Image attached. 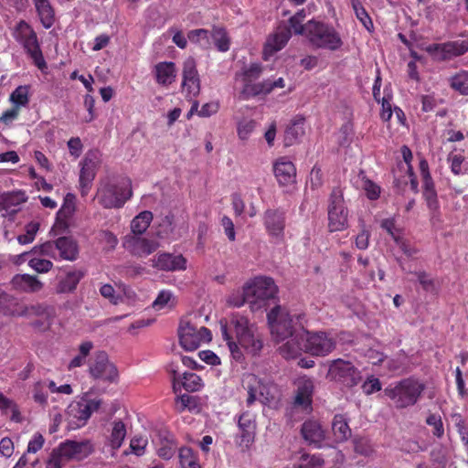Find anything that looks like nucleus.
<instances>
[{"label": "nucleus", "instance_id": "58", "mask_svg": "<svg viewBox=\"0 0 468 468\" xmlns=\"http://www.w3.org/2000/svg\"><path fill=\"white\" fill-rule=\"evenodd\" d=\"M227 303L228 305L233 307H240L244 303H247L245 285L243 286L242 292H234L231 294H229L227 298Z\"/></svg>", "mask_w": 468, "mask_h": 468}, {"label": "nucleus", "instance_id": "57", "mask_svg": "<svg viewBox=\"0 0 468 468\" xmlns=\"http://www.w3.org/2000/svg\"><path fill=\"white\" fill-rule=\"evenodd\" d=\"M46 384L44 382H37L33 388L34 400L40 404L46 405L48 402V394L46 392Z\"/></svg>", "mask_w": 468, "mask_h": 468}, {"label": "nucleus", "instance_id": "36", "mask_svg": "<svg viewBox=\"0 0 468 468\" xmlns=\"http://www.w3.org/2000/svg\"><path fill=\"white\" fill-rule=\"evenodd\" d=\"M451 89L462 95H468V70H460L448 79Z\"/></svg>", "mask_w": 468, "mask_h": 468}, {"label": "nucleus", "instance_id": "52", "mask_svg": "<svg viewBox=\"0 0 468 468\" xmlns=\"http://www.w3.org/2000/svg\"><path fill=\"white\" fill-rule=\"evenodd\" d=\"M182 87L183 90L187 93V96L196 97L200 90L199 77L183 79Z\"/></svg>", "mask_w": 468, "mask_h": 468}, {"label": "nucleus", "instance_id": "34", "mask_svg": "<svg viewBox=\"0 0 468 468\" xmlns=\"http://www.w3.org/2000/svg\"><path fill=\"white\" fill-rule=\"evenodd\" d=\"M332 431L336 442H343L351 436V430L347 424L346 419L340 414L334 417Z\"/></svg>", "mask_w": 468, "mask_h": 468}, {"label": "nucleus", "instance_id": "8", "mask_svg": "<svg viewBox=\"0 0 468 468\" xmlns=\"http://www.w3.org/2000/svg\"><path fill=\"white\" fill-rule=\"evenodd\" d=\"M13 37L23 46L34 64L39 69H43L47 67L39 47L37 33L27 22L20 20L14 28Z\"/></svg>", "mask_w": 468, "mask_h": 468}, {"label": "nucleus", "instance_id": "42", "mask_svg": "<svg viewBox=\"0 0 468 468\" xmlns=\"http://www.w3.org/2000/svg\"><path fill=\"white\" fill-rule=\"evenodd\" d=\"M176 304V297L168 290H162L159 292L157 297L153 302V308L156 311L164 308H173Z\"/></svg>", "mask_w": 468, "mask_h": 468}, {"label": "nucleus", "instance_id": "13", "mask_svg": "<svg viewBox=\"0 0 468 468\" xmlns=\"http://www.w3.org/2000/svg\"><path fill=\"white\" fill-rule=\"evenodd\" d=\"M327 378L352 388L361 381L362 377L360 371L351 362L339 358L331 362Z\"/></svg>", "mask_w": 468, "mask_h": 468}, {"label": "nucleus", "instance_id": "49", "mask_svg": "<svg viewBox=\"0 0 468 468\" xmlns=\"http://www.w3.org/2000/svg\"><path fill=\"white\" fill-rule=\"evenodd\" d=\"M352 6L356 18L367 30H370L373 27V22L361 3L358 0H352Z\"/></svg>", "mask_w": 468, "mask_h": 468}, {"label": "nucleus", "instance_id": "9", "mask_svg": "<svg viewBox=\"0 0 468 468\" xmlns=\"http://www.w3.org/2000/svg\"><path fill=\"white\" fill-rule=\"evenodd\" d=\"M101 405V399H90L87 395L79 400L72 401L66 410L69 428L76 430L84 426L90 415L98 410Z\"/></svg>", "mask_w": 468, "mask_h": 468}, {"label": "nucleus", "instance_id": "16", "mask_svg": "<svg viewBox=\"0 0 468 468\" xmlns=\"http://www.w3.org/2000/svg\"><path fill=\"white\" fill-rule=\"evenodd\" d=\"M101 157L98 152H89L80 163V186L81 195L86 196L94 180L97 170L100 166Z\"/></svg>", "mask_w": 468, "mask_h": 468}, {"label": "nucleus", "instance_id": "59", "mask_svg": "<svg viewBox=\"0 0 468 468\" xmlns=\"http://www.w3.org/2000/svg\"><path fill=\"white\" fill-rule=\"evenodd\" d=\"M415 275L423 290L426 292H433L435 290V282L430 274L425 271H418L415 272Z\"/></svg>", "mask_w": 468, "mask_h": 468}, {"label": "nucleus", "instance_id": "40", "mask_svg": "<svg viewBox=\"0 0 468 468\" xmlns=\"http://www.w3.org/2000/svg\"><path fill=\"white\" fill-rule=\"evenodd\" d=\"M274 90L272 80H266L256 84L247 83L243 86L242 93L246 97L256 96L259 94H268Z\"/></svg>", "mask_w": 468, "mask_h": 468}, {"label": "nucleus", "instance_id": "62", "mask_svg": "<svg viewBox=\"0 0 468 468\" xmlns=\"http://www.w3.org/2000/svg\"><path fill=\"white\" fill-rule=\"evenodd\" d=\"M363 189L366 192L367 197L371 200H376L380 195V186L372 182L371 180H366L363 184Z\"/></svg>", "mask_w": 468, "mask_h": 468}, {"label": "nucleus", "instance_id": "45", "mask_svg": "<svg viewBox=\"0 0 468 468\" xmlns=\"http://www.w3.org/2000/svg\"><path fill=\"white\" fill-rule=\"evenodd\" d=\"M324 461L320 455L303 453L292 468H323Z\"/></svg>", "mask_w": 468, "mask_h": 468}, {"label": "nucleus", "instance_id": "7", "mask_svg": "<svg viewBox=\"0 0 468 468\" xmlns=\"http://www.w3.org/2000/svg\"><path fill=\"white\" fill-rule=\"evenodd\" d=\"M305 37L316 48L335 51L343 45L340 35L333 27L314 19L306 23Z\"/></svg>", "mask_w": 468, "mask_h": 468}, {"label": "nucleus", "instance_id": "46", "mask_svg": "<svg viewBox=\"0 0 468 468\" xmlns=\"http://www.w3.org/2000/svg\"><path fill=\"white\" fill-rule=\"evenodd\" d=\"M210 37L209 31L203 28L190 30L187 33V38L190 42L198 44L205 48L210 46Z\"/></svg>", "mask_w": 468, "mask_h": 468}, {"label": "nucleus", "instance_id": "15", "mask_svg": "<svg viewBox=\"0 0 468 468\" xmlns=\"http://www.w3.org/2000/svg\"><path fill=\"white\" fill-rule=\"evenodd\" d=\"M90 376L95 379L113 382L118 377L117 368L110 362L108 355L104 351L95 354L89 367Z\"/></svg>", "mask_w": 468, "mask_h": 468}, {"label": "nucleus", "instance_id": "60", "mask_svg": "<svg viewBox=\"0 0 468 468\" xmlns=\"http://www.w3.org/2000/svg\"><path fill=\"white\" fill-rule=\"evenodd\" d=\"M256 122L252 120L240 122L238 125V135L241 140H247L254 130Z\"/></svg>", "mask_w": 468, "mask_h": 468}, {"label": "nucleus", "instance_id": "37", "mask_svg": "<svg viewBox=\"0 0 468 468\" xmlns=\"http://www.w3.org/2000/svg\"><path fill=\"white\" fill-rule=\"evenodd\" d=\"M153 220V214L150 211H143L131 222L133 236H141L149 227Z\"/></svg>", "mask_w": 468, "mask_h": 468}, {"label": "nucleus", "instance_id": "47", "mask_svg": "<svg viewBox=\"0 0 468 468\" xmlns=\"http://www.w3.org/2000/svg\"><path fill=\"white\" fill-rule=\"evenodd\" d=\"M211 37L219 51L225 52L229 49V38L224 28L215 27L211 33Z\"/></svg>", "mask_w": 468, "mask_h": 468}, {"label": "nucleus", "instance_id": "12", "mask_svg": "<svg viewBox=\"0 0 468 468\" xmlns=\"http://www.w3.org/2000/svg\"><path fill=\"white\" fill-rule=\"evenodd\" d=\"M348 212L345 206L343 191L339 187L332 190L328 204V227L330 231H340L347 227Z\"/></svg>", "mask_w": 468, "mask_h": 468}, {"label": "nucleus", "instance_id": "23", "mask_svg": "<svg viewBox=\"0 0 468 468\" xmlns=\"http://www.w3.org/2000/svg\"><path fill=\"white\" fill-rule=\"evenodd\" d=\"M291 37V31L286 26H279L275 33L271 36L265 44L263 56L265 59L281 50Z\"/></svg>", "mask_w": 468, "mask_h": 468}, {"label": "nucleus", "instance_id": "31", "mask_svg": "<svg viewBox=\"0 0 468 468\" xmlns=\"http://www.w3.org/2000/svg\"><path fill=\"white\" fill-rule=\"evenodd\" d=\"M154 75L158 84L167 86L176 80V67L173 62H160L154 67Z\"/></svg>", "mask_w": 468, "mask_h": 468}, {"label": "nucleus", "instance_id": "4", "mask_svg": "<svg viewBox=\"0 0 468 468\" xmlns=\"http://www.w3.org/2000/svg\"><path fill=\"white\" fill-rule=\"evenodd\" d=\"M132 195L130 181L107 178L100 182L95 198L104 208H120Z\"/></svg>", "mask_w": 468, "mask_h": 468}, {"label": "nucleus", "instance_id": "50", "mask_svg": "<svg viewBox=\"0 0 468 468\" xmlns=\"http://www.w3.org/2000/svg\"><path fill=\"white\" fill-rule=\"evenodd\" d=\"M39 229V223L37 221H31L28 224L26 225L25 234H21L17 237V240L20 244H28L31 243L36 237V234L37 233Z\"/></svg>", "mask_w": 468, "mask_h": 468}, {"label": "nucleus", "instance_id": "61", "mask_svg": "<svg viewBox=\"0 0 468 468\" xmlns=\"http://www.w3.org/2000/svg\"><path fill=\"white\" fill-rule=\"evenodd\" d=\"M147 445V439L144 437H134L130 441V448L133 453L140 456L144 454Z\"/></svg>", "mask_w": 468, "mask_h": 468}, {"label": "nucleus", "instance_id": "26", "mask_svg": "<svg viewBox=\"0 0 468 468\" xmlns=\"http://www.w3.org/2000/svg\"><path fill=\"white\" fill-rule=\"evenodd\" d=\"M28 309L21 307L16 298L2 292L0 293V314L10 316H26Z\"/></svg>", "mask_w": 468, "mask_h": 468}, {"label": "nucleus", "instance_id": "2", "mask_svg": "<svg viewBox=\"0 0 468 468\" xmlns=\"http://www.w3.org/2000/svg\"><path fill=\"white\" fill-rule=\"evenodd\" d=\"M267 318L271 334L276 342L293 335L303 338L305 334L303 314H291L285 308L276 305L268 313Z\"/></svg>", "mask_w": 468, "mask_h": 468}, {"label": "nucleus", "instance_id": "32", "mask_svg": "<svg viewBox=\"0 0 468 468\" xmlns=\"http://www.w3.org/2000/svg\"><path fill=\"white\" fill-rule=\"evenodd\" d=\"M238 426L241 431L240 438L246 443H250L253 440V434L255 430L254 416L250 411L242 412L238 420Z\"/></svg>", "mask_w": 468, "mask_h": 468}, {"label": "nucleus", "instance_id": "22", "mask_svg": "<svg viewBox=\"0 0 468 468\" xmlns=\"http://www.w3.org/2000/svg\"><path fill=\"white\" fill-rule=\"evenodd\" d=\"M152 266L159 271H176L186 269V260L183 255L163 252L156 254L152 260Z\"/></svg>", "mask_w": 468, "mask_h": 468}, {"label": "nucleus", "instance_id": "56", "mask_svg": "<svg viewBox=\"0 0 468 468\" xmlns=\"http://www.w3.org/2000/svg\"><path fill=\"white\" fill-rule=\"evenodd\" d=\"M34 253L39 252V254L48 256L53 259L57 258V239L55 241H48L40 245L39 247H35L33 249Z\"/></svg>", "mask_w": 468, "mask_h": 468}, {"label": "nucleus", "instance_id": "18", "mask_svg": "<svg viewBox=\"0 0 468 468\" xmlns=\"http://www.w3.org/2000/svg\"><path fill=\"white\" fill-rule=\"evenodd\" d=\"M263 224L268 235L276 242L284 237L285 213L279 209H267L263 216Z\"/></svg>", "mask_w": 468, "mask_h": 468}, {"label": "nucleus", "instance_id": "35", "mask_svg": "<svg viewBox=\"0 0 468 468\" xmlns=\"http://www.w3.org/2000/svg\"><path fill=\"white\" fill-rule=\"evenodd\" d=\"M112 431L109 437V446L111 447L112 453L118 450L126 436V428L122 420H114L112 423Z\"/></svg>", "mask_w": 468, "mask_h": 468}, {"label": "nucleus", "instance_id": "29", "mask_svg": "<svg viewBox=\"0 0 468 468\" xmlns=\"http://www.w3.org/2000/svg\"><path fill=\"white\" fill-rule=\"evenodd\" d=\"M57 250L62 260L73 261L79 254L77 242L70 237H60L57 239Z\"/></svg>", "mask_w": 468, "mask_h": 468}, {"label": "nucleus", "instance_id": "63", "mask_svg": "<svg viewBox=\"0 0 468 468\" xmlns=\"http://www.w3.org/2000/svg\"><path fill=\"white\" fill-rule=\"evenodd\" d=\"M363 392L371 395L381 389V384L378 378L371 377L362 385Z\"/></svg>", "mask_w": 468, "mask_h": 468}, {"label": "nucleus", "instance_id": "6", "mask_svg": "<svg viewBox=\"0 0 468 468\" xmlns=\"http://www.w3.org/2000/svg\"><path fill=\"white\" fill-rule=\"evenodd\" d=\"M92 445L88 441H66L53 449L47 462V468H62L68 462L80 461L92 452Z\"/></svg>", "mask_w": 468, "mask_h": 468}, {"label": "nucleus", "instance_id": "51", "mask_svg": "<svg viewBox=\"0 0 468 468\" xmlns=\"http://www.w3.org/2000/svg\"><path fill=\"white\" fill-rule=\"evenodd\" d=\"M262 71V68L259 63H252L244 69L241 76L244 85L247 83L253 84L252 81L259 79Z\"/></svg>", "mask_w": 468, "mask_h": 468}, {"label": "nucleus", "instance_id": "25", "mask_svg": "<svg viewBox=\"0 0 468 468\" xmlns=\"http://www.w3.org/2000/svg\"><path fill=\"white\" fill-rule=\"evenodd\" d=\"M156 444L157 454L165 460L171 459L177 450L174 435L165 430L157 432Z\"/></svg>", "mask_w": 468, "mask_h": 468}, {"label": "nucleus", "instance_id": "14", "mask_svg": "<svg viewBox=\"0 0 468 468\" xmlns=\"http://www.w3.org/2000/svg\"><path fill=\"white\" fill-rule=\"evenodd\" d=\"M304 352L316 356H325L335 349L336 341L325 332H309L305 330L303 335Z\"/></svg>", "mask_w": 468, "mask_h": 468}, {"label": "nucleus", "instance_id": "55", "mask_svg": "<svg viewBox=\"0 0 468 468\" xmlns=\"http://www.w3.org/2000/svg\"><path fill=\"white\" fill-rule=\"evenodd\" d=\"M28 265L39 273H46L53 267V263L50 261L37 257L30 259Z\"/></svg>", "mask_w": 468, "mask_h": 468}, {"label": "nucleus", "instance_id": "28", "mask_svg": "<svg viewBox=\"0 0 468 468\" xmlns=\"http://www.w3.org/2000/svg\"><path fill=\"white\" fill-rule=\"evenodd\" d=\"M13 286L25 292H37L43 288V283L37 276L17 274L12 280Z\"/></svg>", "mask_w": 468, "mask_h": 468}, {"label": "nucleus", "instance_id": "5", "mask_svg": "<svg viewBox=\"0 0 468 468\" xmlns=\"http://www.w3.org/2000/svg\"><path fill=\"white\" fill-rule=\"evenodd\" d=\"M247 303L252 312L266 309L269 302L275 298L278 288L269 277H256L245 284Z\"/></svg>", "mask_w": 468, "mask_h": 468}, {"label": "nucleus", "instance_id": "19", "mask_svg": "<svg viewBox=\"0 0 468 468\" xmlns=\"http://www.w3.org/2000/svg\"><path fill=\"white\" fill-rule=\"evenodd\" d=\"M159 246L160 244L157 240L142 236H127L124 240L126 250L133 255L140 258L152 254Z\"/></svg>", "mask_w": 468, "mask_h": 468}, {"label": "nucleus", "instance_id": "20", "mask_svg": "<svg viewBox=\"0 0 468 468\" xmlns=\"http://www.w3.org/2000/svg\"><path fill=\"white\" fill-rule=\"evenodd\" d=\"M245 382L247 384L246 388L248 398L246 399V404L248 407H250L256 399H260L262 403H266L273 399L271 388L264 385L256 376H248Z\"/></svg>", "mask_w": 468, "mask_h": 468}, {"label": "nucleus", "instance_id": "53", "mask_svg": "<svg viewBox=\"0 0 468 468\" xmlns=\"http://www.w3.org/2000/svg\"><path fill=\"white\" fill-rule=\"evenodd\" d=\"M426 423L433 427V435L437 438H441L444 434L443 423L441 418L438 414H430L426 419Z\"/></svg>", "mask_w": 468, "mask_h": 468}, {"label": "nucleus", "instance_id": "21", "mask_svg": "<svg viewBox=\"0 0 468 468\" xmlns=\"http://www.w3.org/2000/svg\"><path fill=\"white\" fill-rule=\"evenodd\" d=\"M301 435L308 445L317 449L324 446L326 438L325 431L315 420H307L302 424Z\"/></svg>", "mask_w": 468, "mask_h": 468}, {"label": "nucleus", "instance_id": "64", "mask_svg": "<svg viewBox=\"0 0 468 468\" xmlns=\"http://www.w3.org/2000/svg\"><path fill=\"white\" fill-rule=\"evenodd\" d=\"M100 292L113 304H117L121 300V296L115 293V290L111 284L102 285L100 288Z\"/></svg>", "mask_w": 468, "mask_h": 468}, {"label": "nucleus", "instance_id": "27", "mask_svg": "<svg viewBox=\"0 0 468 468\" xmlns=\"http://www.w3.org/2000/svg\"><path fill=\"white\" fill-rule=\"evenodd\" d=\"M42 26L48 29L55 22V10L49 0H32Z\"/></svg>", "mask_w": 468, "mask_h": 468}, {"label": "nucleus", "instance_id": "30", "mask_svg": "<svg viewBox=\"0 0 468 468\" xmlns=\"http://www.w3.org/2000/svg\"><path fill=\"white\" fill-rule=\"evenodd\" d=\"M282 346H280L279 351L285 359H292L297 357L302 351H304L305 338L301 336H290Z\"/></svg>", "mask_w": 468, "mask_h": 468}, {"label": "nucleus", "instance_id": "44", "mask_svg": "<svg viewBox=\"0 0 468 468\" xmlns=\"http://www.w3.org/2000/svg\"><path fill=\"white\" fill-rule=\"evenodd\" d=\"M176 409L178 412H183L186 410L190 411L198 410V399L195 396L183 394L177 396L176 399Z\"/></svg>", "mask_w": 468, "mask_h": 468}, {"label": "nucleus", "instance_id": "10", "mask_svg": "<svg viewBox=\"0 0 468 468\" xmlns=\"http://www.w3.org/2000/svg\"><path fill=\"white\" fill-rule=\"evenodd\" d=\"M424 50L435 62L450 61L468 52V36L462 39L433 43L426 46Z\"/></svg>", "mask_w": 468, "mask_h": 468}, {"label": "nucleus", "instance_id": "3", "mask_svg": "<svg viewBox=\"0 0 468 468\" xmlns=\"http://www.w3.org/2000/svg\"><path fill=\"white\" fill-rule=\"evenodd\" d=\"M425 390V384L414 378H403L388 385L384 389L397 410H404L418 403Z\"/></svg>", "mask_w": 468, "mask_h": 468}, {"label": "nucleus", "instance_id": "24", "mask_svg": "<svg viewBox=\"0 0 468 468\" xmlns=\"http://www.w3.org/2000/svg\"><path fill=\"white\" fill-rule=\"evenodd\" d=\"M273 172L281 186H290L295 182L296 168L286 157H281L274 163Z\"/></svg>", "mask_w": 468, "mask_h": 468}, {"label": "nucleus", "instance_id": "33", "mask_svg": "<svg viewBox=\"0 0 468 468\" xmlns=\"http://www.w3.org/2000/svg\"><path fill=\"white\" fill-rule=\"evenodd\" d=\"M83 272L80 271H69L66 274L64 278H62L56 286L57 293H69L73 292L81 278L83 277Z\"/></svg>", "mask_w": 468, "mask_h": 468}, {"label": "nucleus", "instance_id": "39", "mask_svg": "<svg viewBox=\"0 0 468 468\" xmlns=\"http://www.w3.org/2000/svg\"><path fill=\"white\" fill-rule=\"evenodd\" d=\"M176 223L175 216L172 213L165 215L159 224L157 236L161 239H168L176 237Z\"/></svg>", "mask_w": 468, "mask_h": 468}, {"label": "nucleus", "instance_id": "38", "mask_svg": "<svg viewBox=\"0 0 468 468\" xmlns=\"http://www.w3.org/2000/svg\"><path fill=\"white\" fill-rule=\"evenodd\" d=\"M202 378L195 373L185 372L183 377L179 378L177 387L184 388L188 392H196L203 387Z\"/></svg>", "mask_w": 468, "mask_h": 468}, {"label": "nucleus", "instance_id": "54", "mask_svg": "<svg viewBox=\"0 0 468 468\" xmlns=\"http://www.w3.org/2000/svg\"><path fill=\"white\" fill-rule=\"evenodd\" d=\"M354 449L356 453L364 456H369L374 452L370 441L367 438L356 439L354 441Z\"/></svg>", "mask_w": 468, "mask_h": 468}, {"label": "nucleus", "instance_id": "17", "mask_svg": "<svg viewBox=\"0 0 468 468\" xmlns=\"http://www.w3.org/2000/svg\"><path fill=\"white\" fill-rule=\"evenodd\" d=\"M295 386L294 408L301 409L307 413L311 412L314 389V380L303 376L296 380Z\"/></svg>", "mask_w": 468, "mask_h": 468}, {"label": "nucleus", "instance_id": "43", "mask_svg": "<svg viewBox=\"0 0 468 468\" xmlns=\"http://www.w3.org/2000/svg\"><path fill=\"white\" fill-rule=\"evenodd\" d=\"M303 133V120L293 122L285 131L284 140L286 145L293 144Z\"/></svg>", "mask_w": 468, "mask_h": 468}, {"label": "nucleus", "instance_id": "1", "mask_svg": "<svg viewBox=\"0 0 468 468\" xmlns=\"http://www.w3.org/2000/svg\"><path fill=\"white\" fill-rule=\"evenodd\" d=\"M220 329L231 355L237 360L242 357L239 346L252 356L257 355L263 346L262 338L257 327L250 323L247 317L238 313L231 315L229 327L227 323L221 321Z\"/></svg>", "mask_w": 468, "mask_h": 468}, {"label": "nucleus", "instance_id": "48", "mask_svg": "<svg viewBox=\"0 0 468 468\" xmlns=\"http://www.w3.org/2000/svg\"><path fill=\"white\" fill-rule=\"evenodd\" d=\"M10 101L14 106L25 107L29 101L28 88L27 86L17 87L10 95Z\"/></svg>", "mask_w": 468, "mask_h": 468}, {"label": "nucleus", "instance_id": "41", "mask_svg": "<svg viewBox=\"0 0 468 468\" xmlns=\"http://www.w3.org/2000/svg\"><path fill=\"white\" fill-rule=\"evenodd\" d=\"M305 16V11L303 9L299 10L295 15L290 17L288 24H282V26H286L290 28L291 34L294 33L295 35L306 37V23L303 24Z\"/></svg>", "mask_w": 468, "mask_h": 468}, {"label": "nucleus", "instance_id": "11", "mask_svg": "<svg viewBox=\"0 0 468 468\" xmlns=\"http://www.w3.org/2000/svg\"><path fill=\"white\" fill-rule=\"evenodd\" d=\"M178 336L181 346L186 351L196 350L201 343L209 342L212 338L209 329L205 326L197 327L186 319L180 322Z\"/></svg>", "mask_w": 468, "mask_h": 468}]
</instances>
